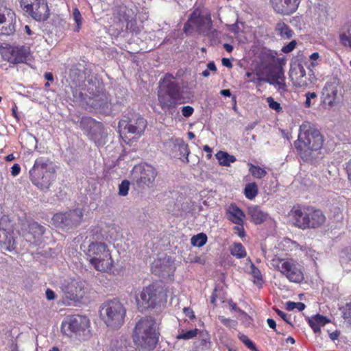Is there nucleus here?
I'll return each mask as SVG.
<instances>
[{
    "mask_svg": "<svg viewBox=\"0 0 351 351\" xmlns=\"http://www.w3.org/2000/svg\"><path fill=\"white\" fill-rule=\"evenodd\" d=\"M289 77L295 87L302 88L308 85L309 80L306 75L304 67L300 63L291 65L289 70Z\"/></svg>",
    "mask_w": 351,
    "mask_h": 351,
    "instance_id": "nucleus-21",
    "label": "nucleus"
},
{
    "mask_svg": "<svg viewBox=\"0 0 351 351\" xmlns=\"http://www.w3.org/2000/svg\"><path fill=\"white\" fill-rule=\"evenodd\" d=\"M219 319L226 327L234 328L237 325V322L230 318H226L224 316H219Z\"/></svg>",
    "mask_w": 351,
    "mask_h": 351,
    "instance_id": "nucleus-44",
    "label": "nucleus"
},
{
    "mask_svg": "<svg viewBox=\"0 0 351 351\" xmlns=\"http://www.w3.org/2000/svg\"><path fill=\"white\" fill-rule=\"evenodd\" d=\"M245 75L247 78H249V81L252 82H260L261 80L257 74H255L252 72H247Z\"/></svg>",
    "mask_w": 351,
    "mask_h": 351,
    "instance_id": "nucleus-50",
    "label": "nucleus"
},
{
    "mask_svg": "<svg viewBox=\"0 0 351 351\" xmlns=\"http://www.w3.org/2000/svg\"><path fill=\"white\" fill-rule=\"evenodd\" d=\"M346 171L348 176V180L351 185V158L346 162Z\"/></svg>",
    "mask_w": 351,
    "mask_h": 351,
    "instance_id": "nucleus-55",
    "label": "nucleus"
},
{
    "mask_svg": "<svg viewBox=\"0 0 351 351\" xmlns=\"http://www.w3.org/2000/svg\"><path fill=\"white\" fill-rule=\"evenodd\" d=\"M338 38L341 46L351 50V21H347L340 27Z\"/></svg>",
    "mask_w": 351,
    "mask_h": 351,
    "instance_id": "nucleus-23",
    "label": "nucleus"
},
{
    "mask_svg": "<svg viewBox=\"0 0 351 351\" xmlns=\"http://www.w3.org/2000/svg\"><path fill=\"white\" fill-rule=\"evenodd\" d=\"M83 217L80 209H73L66 212L58 213L52 217L53 223L61 228H72L79 225Z\"/></svg>",
    "mask_w": 351,
    "mask_h": 351,
    "instance_id": "nucleus-16",
    "label": "nucleus"
},
{
    "mask_svg": "<svg viewBox=\"0 0 351 351\" xmlns=\"http://www.w3.org/2000/svg\"><path fill=\"white\" fill-rule=\"evenodd\" d=\"M147 125L146 119L139 114L123 115L118 123L120 136L126 144H130L143 134Z\"/></svg>",
    "mask_w": 351,
    "mask_h": 351,
    "instance_id": "nucleus-6",
    "label": "nucleus"
},
{
    "mask_svg": "<svg viewBox=\"0 0 351 351\" xmlns=\"http://www.w3.org/2000/svg\"><path fill=\"white\" fill-rule=\"evenodd\" d=\"M86 256L90 264L97 271L107 272L113 267V259L107 245L104 243L92 242L88 245Z\"/></svg>",
    "mask_w": 351,
    "mask_h": 351,
    "instance_id": "nucleus-9",
    "label": "nucleus"
},
{
    "mask_svg": "<svg viewBox=\"0 0 351 351\" xmlns=\"http://www.w3.org/2000/svg\"><path fill=\"white\" fill-rule=\"evenodd\" d=\"M296 303L297 302H291V301L287 302L286 304V308L288 311H292V310L295 309L296 308Z\"/></svg>",
    "mask_w": 351,
    "mask_h": 351,
    "instance_id": "nucleus-61",
    "label": "nucleus"
},
{
    "mask_svg": "<svg viewBox=\"0 0 351 351\" xmlns=\"http://www.w3.org/2000/svg\"><path fill=\"white\" fill-rule=\"evenodd\" d=\"M271 265L291 282L300 284L304 280L303 266L293 258H280L275 255L271 260Z\"/></svg>",
    "mask_w": 351,
    "mask_h": 351,
    "instance_id": "nucleus-8",
    "label": "nucleus"
},
{
    "mask_svg": "<svg viewBox=\"0 0 351 351\" xmlns=\"http://www.w3.org/2000/svg\"><path fill=\"white\" fill-rule=\"evenodd\" d=\"M249 172L256 179H262L267 175V171L258 165H254L251 162H247Z\"/></svg>",
    "mask_w": 351,
    "mask_h": 351,
    "instance_id": "nucleus-33",
    "label": "nucleus"
},
{
    "mask_svg": "<svg viewBox=\"0 0 351 351\" xmlns=\"http://www.w3.org/2000/svg\"><path fill=\"white\" fill-rule=\"evenodd\" d=\"M32 183L40 190H48L56 179V169L49 158H38L29 170Z\"/></svg>",
    "mask_w": 351,
    "mask_h": 351,
    "instance_id": "nucleus-5",
    "label": "nucleus"
},
{
    "mask_svg": "<svg viewBox=\"0 0 351 351\" xmlns=\"http://www.w3.org/2000/svg\"><path fill=\"white\" fill-rule=\"evenodd\" d=\"M175 77L171 73H166L160 80V89L158 91V101L161 109L165 112L173 114V110L182 102V92L179 83L175 82Z\"/></svg>",
    "mask_w": 351,
    "mask_h": 351,
    "instance_id": "nucleus-3",
    "label": "nucleus"
},
{
    "mask_svg": "<svg viewBox=\"0 0 351 351\" xmlns=\"http://www.w3.org/2000/svg\"><path fill=\"white\" fill-rule=\"evenodd\" d=\"M227 219L234 224L243 225L245 214L235 204H231L226 209Z\"/></svg>",
    "mask_w": 351,
    "mask_h": 351,
    "instance_id": "nucleus-24",
    "label": "nucleus"
},
{
    "mask_svg": "<svg viewBox=\"0 0 351 351\" xmlns=\"http://www.w3.org/2000/svg\"><path fill=\"white\" fill-rule=\"evenodd\" d=\"M10 221L7 218L0 219V246L1 249L12 251L14 249L15 241Z\"/></svg>",
    "mask_w": 351,
    "mask_h": 351,
    "instance_id": "nucleus-18",
    "label": "nucleus"
},
{
    "mask_svg": "<svg viewBox=\"0 0 351 351\" xmlns=\"http://www.w3.org/2000/svg\"><path fill=\"white\" fill-rule=\"evenodd\" d=\"M230 254L237 258H243L247 256L246 250L241 243H234L230 249Z\"/></svg>",
    "mask_w": 351,
    "mask_h": 351,
    "instance_id": "nucleus-32",
    "label": "nucleus"
},
{
    "mask_svg": "<svg viewBox=\"0 0 351 351\" xmlns=\"http://www.w3.org/2000/svg\"><path fill=\"white\" fill-rule=\"evenodd\" d=\"M342 313L343 319L351 325V302L346 304Z\"/></svg>",
    "mask_w": 351,
    "mask_h": 351,
    "instance_id": "nucleus-43",
    "label": "nucleus"
},
{
    "mask_svg": "<svg viewBox=\"0 0 351 351\" xmlns=\"http://www.w3.org/2000/svg\"><path fill=\"white\" fill-rule=\"evenodd\" d=\"M339 88V82L336 79L326 82L323 94L325 95L326 99L328 100L329 104H332L335 101L337 97Z\"/></svg>",
    "mask_w": 351,
    "mask_h": 351,
    "instance_id": "nucleus-25",
    "label": "nucleus"
},
{
    "mask_svg": "<svg viewBox=\"0 0 351 351\" xmlns=\"http://www.w3.org/2000/svg\"><path fill=\"white\" fill-rule=\"evenodd\" d=\"M95 123V120L90 117H83L81 120L80 124L82 125H85V124L92 125Z\"/></svg>",
    "mask_w": 351,
    "mask_h": 351,
    "instance_id": "nucleus-56",
    "label": "nucleus"
},
{
    "mask_svg": "<svg viewBox=\"0 0 351 351\" xmlns=\"http://www.w3.org/2000/svg\"><path fill=\"white\" fill-rule=\"evenodd\" d=\"M234 230H237L238 232V235L243 238L245 237V231H244V228L243 227V226H235L234 227Z\"/></svg>",
    "mask_w": 351,
    "mask_h": 351,
    "instance_id": "nucleus-59",
    "label": "nucleus"
},
{
    "mask_svg": "<svg viewBox=\"0 0 351 351\" xmlns=\"http://www.w3.org/2000/svg\"><path fill=\"white\" fill-rule=\"evenodd\" d=\"M267 102L268 104L269 107L271 109L275 110L277 112H280L282 110L280 104L278 102L276 101L273 97H267Z\"/></svg>",
    "mask_w": 351,
    "mask_h": 351,
    "instance_id": "nucleus-45",
    "label": "nucleus"
},
{
    "mask_svg": "<svg viewBox=\"0 0 351 351\" xmlns=\"http://www.w3.org/2000/svg\"><path fill=\"white\" fill-rule=\"evenodd\" d=\"M222 64L228 68H232V64L230 60L228 58H223L221 60Z\"/></svg>",
    "mask_w": 351,
    "mask_h": 351,
    "instance_id": "nucleus-62",
    "label": "nucleus"
},
{
    "mask_svg": "<svg viewBox=\"0 0 351 351\" xmlns=\"http://www.w3.org/2000/svg\"><path fill=\"white\" fill-rule=\"evenodd\" d=\"M73 18L76 23L73 30L75 32H79L82 28L83 18L77 8L73 9Z\"/></svg>",
    "mask_w": 351,
    "mask_h": 351,
    "instance_id": "nucleus-37",
    "label": "nucleus"
},
{
    "mask_svg": "<svg viewBox=\"0 0 351 351\" xmlns=\"http://www.w3.org/2000/svg\"><path fill=\"white\" fill-rule=\"evenodd\" d=\"M209 344V341L208 339H202L199 341V344L198 347H201L202 348H208Z\"/></svg>",
    "mask_w": 351,
    "mask_h": 351,
    "instance_id": "nucleus-60",
    "label": "nucleus"
},
{
    "mask_svg": "<svg viewBox=\"0 0 351 351\" xmlns=\"http://www.w3.org/2000/svg\"><path fill=\"white\" fill-rule=\"evenodd\" d=\"M11 169V174L14 177L18 176L21 172V167L17 163L14 164Z\"/></svg>",
    "mask_w": 351,
    "mask_h": 351,
    "instance_id": "nucleus-53",
    "label": "nucleus"
},
{
    "mask_svg": "<svg viewBox=\"0 0 351 351\" xmlns=\"http://www.w3.org/2000/svg\"><path fill=\"white\" fill-rule=\"evenodd\" d=\"M45 78L48 81V82H53V75L50 72H47L45 73Z\"/></svg>",
    "mask_w": 351,
    "mask_h": 351,
    "instance_id": "nucleus-63",
    "label": "nucleus"
},
{
    "mask_svg": "<svg viewBox=\"0 0 351 351\" xmlns=\"http://www.w3.org/2000/svg\"><path fill=\"white\" fill-rule=\"evenodd\" d=\"M221 166L230 167L231 163L234 162L237 159L234 156L229 154L226 152L219 151L215 154Z\"/></svg>",
    "mask_w": 351,
    "mask_h": 351,
    "instance_id": "nucleus-28",
    "label": "nucleus"
},
{
    "mask_svg": "<svg viewBox=\"0 0 351 351\" xmlns=\"http://www.w3.org/2000/svg\"><path fill=\"white\" fill-rule=\"evenodd\" d=\"M199 330L197 328H195L193 330H190L188 331H184L182 330L181 332L176 336V339H191L195 337L198 334Z\"/></svg>",
    "mask_w": 351,
    "mask_h": 351,
    "instance_id": "nucleus-39",
    "label": "nucleus"
},
{
    "mask_svg": "<svg viewBox=\"0 0 351 351\" xmlns=\"http://www.w3.org/2000/svg\"><path fill=\"white\" fill-rule=\"evenodd\" d=\"M280 4H282L284 5V0H280ZM278 0H269V3L271 5V6L272 7V8L274 9V12L277 14H279L280 15H282V16H285V11L284 10H282L281 8H279L278 5Z\"/></svg>",
    "mask_w": 351,
    "mask_h": 351,
    "instance_id": "nucleus-42",
    "label": "nucleus"
},
{
    "mask_svg": "<svg viewBox=\"0 0 351 351\" xmlns=\"http://www.w3.org/2000/svg\"><path fill=\"white\" fill-rule=\"evenodd\" d=\"M65 290L72 299L75 300L82 299L86 293L85 281L79 278L72 279L66 285Z\"/></svg>",
    "mask_w": 351,
    "mask_h": 351,
    "instance_id": "nucleus-22",
    "label": "nucleus"
},
{
    "mask_svg": "<svg viewBox=\"0 0 351 351\" xmlns=\"http://www.w3.org/2000/svg\"><path fill=\"white\" fill-rule=\"evenodd\" d=\"M128 11V8L125 5H120L119 7V15L120 16V20H124L125 21H128L130 19V16L126 14V12Z\"/></svg>",
    "mask_w": 351,
    "mask_h": 351,
    "instance_id": "nucleus-46",
    "label": "nucleus"
},
{
    "mask_svg": "<svg viewBox=\"0 0 351 351\" xmlns=\"http://www.w3.org/2000/svg\"><path fill=\"white\" fill-rule=\"evenodd\" d=\"M167 291L162 287L149 285L143 289L139 297L136 298L138 308L143 311L154 308L158 304L167 302Z\"/></svg>",
    "mask_w": 351,
    "mask_h": 351,
    "instance_id": "nucleus-11",
    "label": "nucleus"
},
{
    "mask_svg": "<svg viewBox=\"0 0 351 351\" xmlns=\"http://www.w3.org/2000/svg\"><path fill=\"white\" fill-rule=\"evenodd\" d=\"M278 53L271 50H264L260 54V60L263 65L271 73V84L277 85L279 89H285V75L282 65L284 60L277 58Z\"/></svg>",
    "mask_w": 351,
    "mask_h": 351,
    "instance_id": "nucleus-10",
    "label": "nucleus"
},
{
    "mask_svg": "<svg viewBox=\"0 0 351 351\" xmlns=\"http://www.w3.org/2000/svg\"><path fill=\"white\" fill-rule=\"evenodd\" d=\"M157 175L156 169L147 163L135 165L132 170V180L140 188L153 186Z\"/></svg>",
    "mask_w": 351,
    "mask_h": 351,
    "instance_id": "nucleus-15",
    "label": "nucleus"
},
{
    "mask_svg": "<svg viewBox=\"0 0 351 351\" xmlns=\"http://www.w3.org/2000/svg\"><path fill=\"white\" fill-rule=\"evenodd\" d=\"M238 337L239 340L250 350H255V344L244 334L239 333Z\"/></svg>",
    "mask_w": 351,
    "mask_h": 351,
    "instance_id": "nucleus-40",
    "label": "nucleus"
},
{
    "mask_svg": "<svg viewBox=\"0 0 351 351\" xmlns=\"http://www.w3.org/2000/svg\"><path fill=\"white\" fill-rule=\"evenodd\" d=\"M28 230L29 233L33 234L34 238L42 236L45 232V227L34 221L29 223Z\"/></svg>",
    "mask_w": 351,
    "mask_h": 351,
    "instance_id": "nucleus-34",
    "label": "nucleus"
},
{
    "mask_svg": "<svg viewBox=\"0 0 351 351\" xmlns=\"http://www.w3.org/2000/svg\"><path fill=\"white\" fill-rule=\"evenodd\" d=\"M249 215L252 221L255 224H261L265 221L267 219V213L263 212L258 206H252L249 208Z\"/></svg>",
    "mask_w": 351,
    "mask_h": 351,
    "instance_id": "nucleus-26",
    "label": "nucleus"
},
{
    "mask_svg": "<svg viewBox=\"0 0 351 351\" xmlns=\"http://www.w3.org/2000/svg\"><path fill=\"white\" fill-rule=\"evenodd\" d=\"M276 313L285 321L286 322L287 324H291V322L289 321V319L287 318V315L284 313L283 311H282L280 309H278L276 308Z\"/></svg>",
    "mask_w": 351,
    "mask_h": 351,
    "instance_id": "nucleus-54",
    "label": "nucleus"
},
{
    "mask_svg": "<svg viewBox=\"0 0 351 351\" xmlns=\"http://www.w3.org/2000/svg\"><path fill=\"white\" fill-rule=\"evenodd\" d=\"M297 42L295 40H293L287 45L283 46L281 51L285 53H290L295 48Z\"/></svg>",
    "mask_w": 351,
    "mask_h": 351,
    "instance_id": "nucleus-47",
    "label": "nucleus"
},
{
    "mask_svg": "<svg viewBox=\"0 0 351 351\" xmlns=\"http://www.w3.org/2000/svg\"><path fill=\"white\" fill-rule=\"evenodd\" d=\"M248 261L251 263L250 274L252 276V282L254 284L258 286H262L263 283V278L260 269L255 266V265L251 261L249 258Z\"/></svg>",
    "mask_w": 351,
    "mask_h": 351,
    "instance_id": "nucleus-31",
    "label": "nucleus"
},
{
    "mask_svg": "<svg viewBox=\"0 0 351 351\" xmlns=\"http://www.w3.org/2000/svg\"><path fill=\"white\" fill-rule=\"evenodd\" d=\"M130 189V182L127 180H124L119 185V195L121 196H125L128 193Z\"/></svg>",
    "mask_w": 351,
    "mask_h": 351,
    "instance_id": "nucleus-41",
    "label": "nucleus"
},
{
    "mask_svg": "<svg viewBox=\"0 0 351 351\" xmlns=\"http://www.w3.org/2000/svg\"><path fill=\"white\" fill-rule=\"evenodd\" d=\"M32 18L37 21L47 20L49 15V10L45 0H38L23 9Z\"/></svg>",
    "mask_w": 351,
    "mask_h": 351,
    "instance_id": "nucleus-19",
    "label": "nucleus"
},
{
    "mask_svg": "<svg viewBox=\"0 0 351 351\" xmlns=\"http://www.w3.org/2000/svg\"><path fill=\"white\" fill-rule=\"evenodd\" d=\"M267 322L268 326L271 328L274 329L277 334H280V332H278L276 330V323L274 319L269 318V319H267Z\"/></svg>",
    "mask_w": 351,
    "mask_h": 351,
    "instance_id": "nucleus-57",
    "label": "nucleus"
},
{
    "mask_svg": "<svg viewBox=\"0 0 351 351\" xmlns=\"http://www.w3.org/2000/svg\"><path fill=\"white\" fill-rule=\"evenodd\" d=\"M328 322H329V320L326 317L319 314L308 320L310 326L315 333L319 332L320 327L324 326Z\"/></svg>",
    "mask_w": 351,
    "mask_h": 351,
    "instance_id": "nucleus-29",
    "label": "nucleus"
},
{
    "mask_svg": "<svg viewBox=\"0 0 351 351\" xmlns=\"http://www.w3.org/2000/svg\"><path fill=\"white\" fill-rule=\"evenodd\" d=\"M306 96V101L304 103V106L306 108H310L311 106V99H315L317 97V95L314 92H308L305 95Z\"/></svg>",
    "mask_w": 351,
    "mask_h": 351,
    "instance_id": "nucleus-49",
    "label": "nucleus"
},
{
    "mask_svg": "<svg viewBox=\"0 0 351 351\" xmlns=\"http://www.w3.org/2000/svg\"><path fill=\"white\" fill-rule=\"evenodd\" d=\"M324 142V136L320 131L309 122H304L299 129L298 139L294 146L298 154L304 161H313L314 152L322 149Z\"/></svg>",
    "mask_w": 351,
    "mask_h": 351,
    "instance_id": "nucleus-1",
    "label": "nucleus"
},
{
    "mask_svg": "<svg viewBox=\"0 0 351 351\" xmlns=\"http://www.w3.org/2000/svg\"><path fill=\"white\" fill-rule=\"evenodd\" d=\"M45 295H46V298L48 300H54L56 298L54 291L50 289H47L46 290Z\"/></svg>",
    "mask_w": 351,
    "mask_h": 351,
    "instance_id": "nucleus-58",
    "label": "nucleus"
},
{
    "mask_svg": "<svg viewBox=\"0 0 351 351\" xmlns=\"http://www.w3.org/2000/svg\"><path fill=\"white\" fill-rule=\"evenodd\" d=\"M8 23V25L0 27L2 35H13L16 31V14L14 12L6 6L0 7V25Z\"/></svg>",
    "mask_w": 351,
    "mask_h": 351,
    "instance_id": "nucleus-17",
    "label": "nucleus"
},
{
    "mask_svg": "<svg viewBox=\"0 0 351 351\" xmlns=\"http://www.w3.org/2000/svg\"><path fill=\"white\" fill-rule=\"evenodd\" d=\"M284 250L287 252L295 251L299 249L300 245L298 243L289 238H285L281 243Z\"/></svg>",
    "mask_w": 351,
    "mask_h": 351,
    "instance_id": "nucleus-38",
    "label": "nucleus"
},
{
    "mask_svg": "<svg viewBox=\"0 0 351 351\" xmlns=\"http://www.w3.org/2000/svg\"><path fill=\"white\" fill-rule=\"evenodd\" d=\"M166 145L169 152L175 157L179 158H185L189 161L188 157L190 150L188 144H186L182 138H171L167 142Z\"/></svg>",
    "mask_w": 351,
    "mask_h": 351,
    "instance_id": "nucleus-20",
    "label": "nucleus"
},
{
    "mask_svg": "<svg viewBox=\"0 0 351 351\" xmlns=\"http://www.w3.org/2000/svg\"><path fill=\"white\" fill-rule=\"evenodd\" d=\"M319 58V54L318 52H314L310 56V59L311 60V66L312 67H315L318 65L317 62H315V60H317Z\"/></svg>",
    "mask_w": 351,
    "mask_h": 351,
    "instance_id": "nucleus-52",
    "label": "nucleus"
},
{
    "mask_svg": "<svg viewBox=\"0 0 351 351\" xmlns=\"http://www.w3.org/2000/svg\"><path fill=\"white\" fill-rule=\"evenodd\" d=\"M302 0H284V5L280 4V1L278 0V5L282 10L285 11V16H290L295 12L299 7Z\"/></svg>",
    "mask_w": 351,
    "mask_h": 351,
    "instance_id": "nucleus-27",
    "label": "nucleus"
},
{
    "mask_svg": "<svg viewBox=\"0 0 351 351\" xmlns=\"http://www.w3.org/2000/svg\"><path fill=\"white\" fill-rule=\"evenodd\" d=\"M213 26L210 14L206 15L202 14V12L199 8L195 9L190 14L187 21L185 23L183 31L185 34H189L192 33L194 27L199 33L208 34Z\"/></svg>",
    "mask_w": 351,
    "mask_h": 351,
    "instance_id": "nucleus-13",
    "label": "nucleus"
},
{
    "mask_svg": "<svg viewBox=\"0 0 351 351\" xmlns=\"http://www.w3.org/2000/svg\"><path fill=\"white\" fill-rule=\"evenodd\" d=\"M207 236L205 233L201 232L196 235H194L191 239V243L192 245L196 247H202L207 242Z\"/></svg>",
    "mask_w": 351,
    "mask_h": 351,
    "instance_id": "nucleus-36",
    "label": "nucleus"
},
{
    "mask_svg": "<svg viewBox=\"0 0 351 351\" xmlns=\"http://www.w3.org/2000/svg\"><path fill=\"white\" fill-rule=\"evenodd\" d=\"M182 116L184 117H191L194 112V108L191 106H185L181 108Z\"/></svg>",
    "mask_w": 351,
    "mask_h": 351,
    "instance_id": "nucleus-48",
    "label": "nucleus"
},
{
    "mask_svg": "<svg viewBox=\"0 0 351 351\" xmlns=\"http://www.w3.org/2000/svg\"><path fill=\"white\" fill-rule=\"evenodd\" d=\"M207 68H208V70L209 71H217V67L215 66V64L214 63V62H210L208 63L207 64Z\"/></svg>",
    "mask_w": 351,
    "mask_h": 351,
    "instance_id": "nucleus-64",
    "label": "nucleus"
},
{
    "mask_svg": "<svg viewBox=\"0 0 351 351\" xmlns=\"http://www.w3.org/2000/svg\"><path fill=\"white\" fill-rule=\"evenodd\" d=\"M126 308L117 299L104 302L99 310L101 320L108 327L114 330L120 328L125 323Z\"/></svg>",
    "mask_w": 351,
    "mask_h": 351,
    "instance_id": "nucleus-7",
    "label": "nucleus"
},
{
    "mask_svg": "<svg viewBox=\"0 0 351 351\" xmlns=\"http://www.w3.org/2000/svg\"><path fill=\"white\" fill-rule=\"evenodd\" d=\"M276 32L282 37L289 39L293 36V30L283 21L278 22L276 25Z\"/></svg>",
    "mask_w": 351,
    "mask_h": 351,
    "instance_id": "nucleus-30",
    "label": "nucleus"
},
{
    "mask_svg": "<svg viewBox=\"0 0 351 351\" xmlns=\"http://www.w3.org/2000/svg\"><path fill=\"white\" fill-rule=\"evenodd\" d=\"M159 325L155 318L146 316L141 318L132 331V340L138 348L152 350L159 341Z\"/></svg>",
    "mask_w": 351,
    "mask_h": 351,
    "instance_id": "nucleus-2",
    "label": "nucleus"
},
{
    "mask_svg": "<svg viewBox=\"0 0 351 351\" xmlns=\"http://www.w3.org/2000/svg\"><path fill=\"white\" fill-rule=\"evenodd\" d=\"M290 215L294 226L302 230L319 228L326 219L322 210L310 206H294Z\"/></svg>",
    "mask_w": 351,
    "mask_h": 351,
    "instance_id": "nucleus-4",
    "label": "nucleus"
},
{
    "mask_svg": "<svg viewBox=\"0 0 351 351\" xmlns=\"http://www.w3.org/2000/svg\"><path fill=\"white\" fill-rule=\"evenodd\" d=\"M183 313L186 317H188L191 320L195 317L194 311L190 307H184L183 308Z\"/></svg>",
    "mask_w": 351,
    "mask_h": 351,
    "instance_id": "nucleus-51",
    "label": "nucleus"
},
{
    "mask_svg": "<svg viewBox=\"0 0 351 351\" xmlns=\"http://www.w3.org/2000/svg\"><path fill=\"white\" fill-rule=\"evenodd\" d=\"M0 53L4 60L12 64L25 63L31 55L30 47L25 45H0Z\"/></svg>",
    "mask_w": 351,
    "mask_h": 351,
    "instance_id": "nucleus-14",
    "label": "nucleus"
},
{
    "mask_svg": "<svg viewBox=\"0 0 351 351\" xmlns=\"http://www.w3.org/2000/svg\"><path fill=\"white\" fill-rule=\"evenodd\" d=\"M258 193V186L255 182L248 183L244 189V194L249 199H253Z\"/></svg>",
    "mask_w": 351,
    "mask_h": 351,
    "instance_id": "nucleus-35",
    "label": "nucleus"
},
{
    "mask_svg": "<svg viewBox=\"0 0 351 351\" xmlns=\"http://www.w3.org/2000/svg\"><path fill=\"white\" fill-rule=\"evenodd\" d=\"M90 320L83 315H73L67 317L61 325L62 332L67 335L72 337H83L84 339L90 335Z\"/></svg>",
    "mask_w": 351,
    "mask_h": 351,
    "instance_id": "nucleus-12",
    "label": "nucleus"
}]
</instances>
